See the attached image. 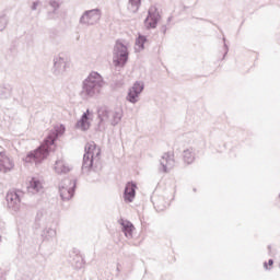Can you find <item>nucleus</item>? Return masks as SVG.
I'll return each mask as SVG.
<instances>
[{"label": "nucleus", "mask_w": 280, "mask_h": 280, "mask_svg": "<svg viewBox=\"0 0 280 280\" xmlns=\"http://www.w3.org/2000/svg\"><path fill=\"white\" fill-rule=\"evenodd\" d=\"M66 128L63 125L60 127H55L54 130H50L47 137L44 139L43 143L35 150L30 151L25 158H23L24 163H35L38 165L39 163L44 162L51 150H54V145H56V141H58L59 137L65 135Z\"/></svg>", "instance_id": "obj_1"}, {"label": "nucleus", "mask_w": 280, "mask_h": 280, "mask_svg": "<svg viewBox=\"0 0 280 280\" xmlns=\"http://www.w3.org/2000/svg\"><path fill=\"white\" fill-rule=\"evenodd\" d=\"M102 155V150L97 148L95 142H88L85 144V153L83 155V162L81 172L89 176L91 172H100L102 165L100 163V156Z\"/></svg>", "instance_id": "obj_2"}, {"label": "nucleus", "mask_w": 280, "mask_h": 280, "mask_svg": "<svg viewBox=\"0 0 280 280\" xmlns=\"http://www.w3.org/2000/svg\"><path fill=\"white\" fill-rule=\"evenodd\" d=\"M104 84H106L104 77H102V74H100L97 71H92L82 82V97H97V95L102 93Z\"/></svg>", "instance_id": "obj_3"}, {"label": "nucleus", "mask_w": 280, "mask_h": 280, "mask_svg": "<svg viewBox=\"0 0 280 280\" xmlns=\"http://www.w3.org/2000/svg\"><path fill=\"white\" fill-rule=\"evenodd\" d=\"M78 187V180L71 178H65L59 184V196L63 202H67L75 196V188Z\"/></svg>", "instance_id": "obj_4"}, {"label": "nucleus", "mask_w": 280, "mask_h": 280, "mask_svg": "<svg viewBox=\"0 0 280 280\" xmlns=\"http://www.w3.org/2000/svg\"><path fill=\"white\" fill-rule=\"evenodd\" d=\"M128 47L124 43L117 40L114 46L113 62L115 67H126L128 62Z\"/></svg>", "instance_id": "obj_5"}, {"label": "nucleus", "mask_w": 280, "mask_h": 280, "mask_svg": "<svg viewBox=\"0 0 280 280\" xmlns=\"http://www.w3.org/2000/svg\"><path fill=\"white\" fill-rule=\"evenodd\" d=\"M101 19H102V10L92 9L83 12V14L79 20V23L80 25H88V26L97 25Z\"/></svg>", "instance_id": "obj_6"}, {"label": "nucleus", "mask_w": 280, "mask_h": 280, "mask_svg": "<svg viewBox=\"0 0 280 280\" xmlns=\"http://www.w3.org/2000/svg\"><path fill=\"white\" fill-rule=\"evenodd\" d=\"M143 89H145L143 81H136L128 91L126 97L127 102L130 104H137V102H139V96L143 93Z\"/></svg>", "instance_id": "obj_7"}, {"label": "nucleus", "mask_w": 280, "mask_h": 280, "mask_svg": "<svg viewBox=\"0 0 280 280\" xmlns=\"http://www.w3.org/2000/svg\"><path fill=\"white\" fill-rule=\"evenodd\" d=\"M159 21H161L159 9H156V7H151L148 11V16L144 19V26L147 30H156Z\"/></svg>", "instance_id": "obj_8"}, {"label": "nucleus", "mask_w": 280, "mask_h": 280, "mask_svg": "<svg viewBox=\"0 0 280 280\" xmlns=\"http://www.w3.org/2000/svg\"><path fill=\"white\" fill-rule=\"evenodd\" d=\"M21 196H23V191L21 190H9L5 200L8 202L9 209L12 211H19L21 209Z\"/></svg>", "instance_id": "obj_9"}, {"label": "nucleus", "mask_w": 280, "mask_h": 280, "mask_svg": "<svg viewBox=\"0 0 280 280\" xmlns=\"http://www.w3.org/2000/svg\"><path fill=\"white\" fill-rule=\"evenodd\" d=\"M69 261L74 270H82V268H84V265L86 264L84 261V256L80 254V249L78 248H73L70 252Z\"/></svg>", "instance_id": "obj_10"}, {"label": "nucleus", "mask_w": 280, "mask_h": 280, "mask_svg": "<svg viewBox=\"0 0 280 280\" xmlns=\"http://www.w3.org/2000/svg\"><path fill=\"white\" fill-rule=\"evenodd\" d=\"M136 197H137V183L128 182L125 186L122 198L125 202L130 203L135 201Z\"/></svg>", "instance_id": "obj_11"}, {"label": "nucleus", "mask_w": 280, "mask_h": 280, "mask_svg": "<svg viewBox=\"0 0 280 280\" xmlns=\"http://www.w3.org/2000/svg\"><path fill=\"white\" fill-rule=\"evenodd\" d=\"M174 154L164 153L160 160V171L167 174L174 167Z\"/></svg>", "instance_id": "obj_12"}, {"label": "nucleus", "mask_w": 280, "mask_h": 280, "mask_svg": "<svg viewBox=\"0 0 280 280\" xmlns=\"http://www.w3.org/2000/svg\"><path fill=\"white\" fill-rule=\"evenodd\" d=\"M67 71V59H65L61 56L54 58V68L52 73L54 75H61V73H65Z\"/></svg>", "instance_id": "obj_13"}, {"label": "nucleus", "mask_w": 280, "mask_h": 280, "mask_svg": "<svg viewBox=\"0 0 280 280\" xmlns=\"http://www.w3.org/2000/svg\"><path fill=\"white\" fill-rule=\"evenodd\" d=\"M14 170V161H12L8 155L0 153V172L8 174Z\"/></svg>", "instance_id": "obj_14"}, {"label": "nucleus", "mask_w": 280, "mask_h": 280, "mask_svg": "<svg viewBox=\"0 0 280 280\" xmlns=\"http://www.w3.org/2000/svg\"><path fill=\"white\" fill-rule=\"evenodd\" d=\"M121 119H124V109L121 107H116L114 110H109L110 126H119Z\"/></svg>", "instance_id": "obj_15"}, {"label": "nucleus", "mask_w": 280, "mask_h": 280, "mask_svg": "<svg viewBox=\"0 0 280 280\" xmlns=\"http://www.w3.org/2000/svg\"><path fill=\"white\" fill-rule=\"evenodd\" d=\"M119 224L121 226V231L128 240H132V233L135 231V224L128 220L120 219Z\"/></svg>", "instance_id": "obj_16"}, {"label": "nucleus", "mask_w": 280, "mask_h": 280, "mask_svg": "<svg viewBox=\"0 0 280 280\" xmlns=\"http://www.w3.org/2000/svg\"><path fill=\"white\" fill-rule=\"evenodd\" d=\"M97 118L100 119L97 125L100 129L106 121H110V109L106 106L100 107L97 109Z\"/></svg>", "instance_id": "obj_17"}, {"label": "nucleus", "mask_w": 280, "mask_h": 280, "mask_svg": "<svg viewBox=\"0 0 280 280\" xmlns=\"http://www.w3.org/2000/svg\"><path fill=\"white\" fill-rule=\"evenodd\" d=\"M90 114L91 112L89 109L85 113H83L80 120L77 122L75 128L82 130L83 132H86V130L91 128V122L89 121Z\"/></svg>", "instance_id": "obj_18"}, {"label": "nucleus", "mask_w": 280, "mask_h": 280, "mask_svg": "<svg viewBox=\"0 0 280 280\" xmlns=\"http://www.w3.org/2000/svg\"><path fill=\"white\" fill-rule=\"evenodd\" d=\"M153 207L155 211L161 212L167 209V202L165 201V197H153Z\"/></svg>", "instance_id": "obj_19"}, {"label": "nucleus", "mask_w": 280, "mask_h": 280, "mask_svg": "<svg viewBox=\"0 0 280 280\" xmlns=\"http://www.w3.org/2000/svg\"><path fill=\"white\" fill-rule=\"evenodd\" d=\"M12 85L10 83H3L0 85V97L1 100H10L12 97Z\"/></svg>", "instance_id": "obj_20"}, {"label": "nucleus", "mask_w": 280, "mask_h": 280, "mask_svg": "<svg viewBox=\"0 0 280 280\" xmlns=\"http://www.w3.org/2000/svg\"><path fill=\"white\" fill-rule=\"evenodd\" d=\"M40 189H43V184H40V180L33 177L30 182V186L27 187L28 192L38 194Z\"/></svg>", "instance_id": "obj_21"}, {"label": "nucleus", "mask_w": 280, "mask_h": 280, "mask_svg": "<svg viewBox=\"0 0 280 280\" xmlns=\"http://www.w3.org/2000/svg\"><path fill=\"white\" fill-rule=\"evenodd\" d=\"M56 235V229L54 228H45L42 232L44 242H51V240H55Z\"/></svg>", "instance_id": "obj_22"}, {"label": "nucleus", "mask_w": 280, "mask_h": 280, "mask_svg": "<svg viewBox=\"0 0 280 280\" xmlns=\"http://www.w3.org/2000/svg\"><path fill=\"white\" fill-rule=\"evenodd\" d=\"M55 172L57 174H69V172H71V168L67 166L63 161H56Z\"/></svg>", "instance_id": "obj_23"}, {"label": "nucleus", "mask_w": 280, "mask_h": 280, "mask_svg": "<svg viewBox=\"0 0 280 280\" xmlns=\"http://www.w3.org/2000/svg\"><path fill=\"white\" fill-rule=\"evenodd\" d=\"M184 162L187 165H191L194 161H196V154L194 153V149H186L183 152Z\"/></svg>", "instance_id": "obj_24"}, {"label": "nucleus", "mask_w": 280, "mask_h": 280, "mask_svg": "<svg viewBox=\"0 0 280 280\" xmlns=\"http://www.w3.org/2000/svg\"><path fill=\"white\" fill-rule=\"evenodd\" d=\"M139 8H141V0H129L127 4L128 12L137 14V12H139Z\"/></svg>", "instance_id": "obj_25"}, {"label": "nucleus", "mask_w": 280, "mask_h": 280, "mask_svg": "<svg viewBox=\"0 0 280 280\" xmlns=\"http://www.w3.org/2000/svg\"><path fill=\"white\" fill-rule=\"evenodd\" d=\"M49 5H50V8H52V11H49L47 13V16H48V19L51 20V19H54V15L57 14L58 10H60V3L56 0H50Z\"/></svg>", "instance_id": "obj_26"}, {"label": "nucleus", "mask_w": 280, "mask_h": 280, "mask_svg": "<svg viewBox=\"0 0 280 280\" xmlns=\"http://www.w3.org/2000/svg\"><path fill=\"white\" fill-rule=\"evenodd\" d=\"M145 43H148V37L140 35L136 38V45L139 46V49H145Z\"/></svg>", "instance_id": "obj_27"}, {"label": "nucleus", "mask_w": 280, "mask_h": 280, "mask_svg": "<svg viewBox=\"0 0 280 280\" xmlns=\"http://www.w3.org/2000/svg\"><path fill=\"white\" fill-rule=\"evenodd\" d=\"M43 220H45V215L43 214V211H38L35 218V228L40 229L43 223H40Z\"/></svg>", "instance_id": "obj_28"}, {"label": "nucleus", "mask_w": 280, "mask_h": 280, "mask_svg": "<svg viewBox=\"0 0 280 280\" xmlns=\"http://www.w3.org/2000/svg\"><path fill=\"white\" fill-rule=\"evenodd\" d=\"M222 58L221 60H224L226 56L229 55V45H226V37H223V48H222Z\"/></svg>", "instance_id": "obj_29"}, {"label": "nucleus", "mask_w": 280, "mask_h": 280, "mask_svg": "<svg viewBox=\"0 0 280 280\" xmlns=\"http://www.w3.org/2000/svg\"><path fill=\"white\" fill-rule=\"evenodd\" d=\"M8 26V18L5 15L0 16V32H3Z\"/></svg>", "instance_id": "obj_30"}, {"label": "nucleus", "mask_w": 280, "mask_h": 280, "mask_svg": "<svg viewBox=\"0 0 280 280\" xmlns=\"http://www.w3.org/2000/svg\"><path fill=\"white\" fill-rule=\"evenodd\" d=\"M39 4H40L39 1L33 2L32 7H31V10H33V11L37 10Z\"/></svg>", "instance_id": "obj_31"}, {"label": "nucleus", "mask_w": 280, "mask_h": 280, "mask_svg": "<svg viewBox=\"0 0 280 280\" xmlns=\"http://www.w3.org/2000/svg\"><path fill=\"white\" fill-rule=\"evenodd\" d=\"M160 32L163 33L164 35L167 34V25H162L160 28Z\"/></svg>", "instance_id": "obj_32"}, {"label": "nucleus", "mask_w": 280, "mask_h": 280, "mask_svg": "<svg viewBox=\"0 0 280 280\" xmlns=\"http://www.w3.org/2000/svg\"><path fill=\"white\" fill-rule=\"evenodd\" d=\"M275 265V260L273 259H269L268 260V266H273Z\"/></svg>", "instance_id": "obj_33"}, {"label": "nucleus", "mask_w": 280, "mask_h": 280, "mask_svg": "<svg viewBox=\"0 0 280 280\" xmlns=\"http://www.w3.org/2000/svg\"><path fill=\"white\" fill-rule=\"evenodd\" d=\"M264 268L268 270V262H264Z\"/></svg>", "instance_id": "obj_34"}, {"label": "nucleus", "mask_w": 280, "mask_h": 280, "mask_svg": "<svg viewBox=\"0 0 280 280\" xmlns=\"http://www.w3.org/2000/svg\"><path fill=\"white\" fill-rule=\"evenodd\" d=\"M172 22V16H170L168 19H167V23H171Z\"/></svg>", "instance_id": "obj_35"}, {"label": "nucleus", "mask_w": 280, "mask_h": 280, "mask_svg": "<svg viewBox=\"0 0 280 280\" xmlns=\"http://www.w3.org/2000/svg\"><path fill=\"white\" fill-rule=\"evenodd\" d=\"M117 271L119 272V264L117 265Z\"/></svg>", "instance_id": "obj_36"}, {"label": "nucleus", "mask_w": 280, "mask_h": 280, "mask_svg": "<svg viewBox=\"0 0 280 280\" xmlns=\"http://www.w3.org/2000/svg\"><path fill=\"white\" fill-rule=\"evenodd\" d=\"M270 248H272V246L269 245V246H268V249L270 250Z\"/></svg>", "instance_id": "obj_37"}, {"label": "nucleus", "mask_w": 280, "mask_h": 280, "mask_svg": "<svg viewBox=\"0 0 280 280\" xmlns=\"http://www.w3.org/2000/svg\"><path fill=\"white\" fill-rule=\"evenodd\" d=\"M194 191H196V188H194Z\"/></svg>", "instance_id": "obj_38"}]
</instances>
